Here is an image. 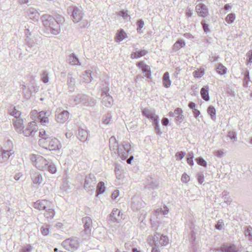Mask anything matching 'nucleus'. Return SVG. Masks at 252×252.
Here are the masks:
<instances>
[{"label":"nucleus","mask_w":252,"mask_h":252,"mask_svg":"<svg viewBox=\"0 0 252 252\" xmlns=\"http://www.w3.org/2000/svg\"><path fill=\"white\" fill-rule=\"evenodd\" d=\"M159 122V120H158V121H155L154 123H153L155 129L156 131V133L158 134H159L160 133Z\"/></svg>","instance_id":"obj_52"},{"label":"nucleus","mask_w":252,"mask_h":252,"mask_svg":"<svg viewBox=\"0 0 252 252\" xmlns=\"http://www.w3.org/2000/svg\"><path fill=\"white\" fill-rule=\"evenodd\" d=\"M235 19V15L232 13L227 15L225 18L226 22L228 24L232 23Z\"/></svg>","instance_id":"obj_46"},{"label":"nucleus","mask_w":252,"mask_h":252,"mask_svg":"<svg viewBox=\"0 0 252 252\" xmlns=\"http://www.w3.org/2000/svg\"><path fill=\"white\" fill-rule=\"evenodd\" d=\"M11 150H3L0 149V163H4L7 161L9 158L13 153Z\"/></svg>","instance_id":"obj_22"},{"label":"nucleus","mask_w":252,"mask_h":252,"mask_svg":"<svg viewBox=\"0 0 252 252\" xmlns=\"http://www.w3.org/2000/svg\"><path fill=\"white\" fill-rule=\"evenodd\" d=\"M109 88L107 85L101 92L102 104L107 107H111L113 105V97L109 94Z\"/></svg>","instance_id":"obj_8"},{"label":"nucleus","mask_w":252,"mask_h":252,"mask_svg":"<svg viewBox=\"0 0 252 252\" xmlns=\"http://www.w3.org/2000/svg\"><path fill=\"white\" fill-rule=\"evenodd\" d=\"M13 123L16 131L19 133H22V131L24 129V122L22 119H17L13 120Z\"/></svg>","instance_id":"obj_24"},{"label":"nucleus","mask_w":252,"mask_h":252,"mask_svg":"<svg viewBox=\"0 0 252 252\" xmlns=\"http://www.w3.org/2000/svg\"><path fill=\"white\" fill-rule=\"evenodd\" d=\"M37 127L36 123L34 121L31 122L28 124V126L25 129H23V133L26 136H33L35 133L37 131Z\"/></svg>","instance_id":"obj_12"},{"label":"nucleus","mask_w":252,"mask_h":252,"mask_svg":"<svg viewBox=\"0 0 252 252\" xmlns=\"http://www.w3.org/2000/svg\"><path fill=\"white\" fill-rule=\"evenodd\" d=\"M96 182V178L94 175L90 174L86 177L84 188L86 190L93 192L94 190Z\"/></svg>","instance_id":"obj_10"},{"label":"nucleus","mask_w":252,"mask_h":252,"mask_svg":"<svg viewBox=\"0 0 252 252\" xmlns=\"http://www.w3.org/2000/svg\"><path fill=\"white\" fill-rule=\"evenodd\" d=\"M68 61L69 64L71 65H81L79 59L77 58V57L75 55L74 53H72L69 56L68 58Z\"/></svg>","instance_id":"obj_31"},{"label":"nucleus","mask_w":252,"mask_h":252,"mask_svg":"<svg viewBox=\"0 0 252 252\" xmlns=\"http://www.w3.org/2000/svg\"><path fill=\"white\" fill-rule=\"evenodd\" d=\"M105 190V187L104 186V183L103 182H99L97 186L96 196L103 193Z\"/></svg>","instance_id":"obj_39"},{"label":"nucleus","mask_w":252,"mask_h":252,"mask_svg":"<svg viewBox=\"0 0 252 252\" xmlns=\"http://www.w3.org/2000/svg\"><path fill=\"white\" fill-rule=\"evenodd\" d=\"M89 136V131L82 128H80L78 130V138L79 139L84 142L87 140Z\"/></svg>","instance_id":"obj_28"},{"label":"nucleus","mask_w":252,"mask_h":252,"mask_svg":"<svg viewBox=\"0 0 252 252\" xmlns=\"http://www.w3.org/2000/svg\"><path fill=\"white\" fill-rule=\"evenodd\" d=\"M244 86L247 87L248 83L250 81V75H249V71L247 70L245 72L244 74Z\"/></svg>","instance_id":"obj_50"},{"label":"nucleus","mask_w":252,"mask_h":252,"mask_svg":"<svg viewBox=\"0 0 252 252\" xmlns=\"http://www.w3.org/2000/svg\"><path fill=\"white\" fill-rule=\"evenodd\" d=\"M33 24L32 22H30L29 24H28L27 26H25V29L24 30V33L26 38H28V36L31 37L33 36Z\"/></svg>","instance_id":"obj_33"},{"label":"nucleus","mask_w":252,"mask_h":252,"mask_svg":"<svg viewBox=\"0 0 252 252\" xmlns=\"http://www.w3.org/2000/svg\"><path fill=\"white\" fill-rule=\"evenodd\" d=\"M41 79L42 81L44 83H48L49 81V74L48 73L45 71L43 72L41 75Z\"/></svg>","instance_id":"obj_48"},{"label":"nucleus","mask_w":252,"mask_h":252,"mask_svg":"<svg viewBox=\"0 0 252 252\" xmlns=\"http://www.w3.org/2000/svg\"><path fill=\"white\" fill-rule=\"evenodd\" d=\"M87 98V95L83 94H78L76 95L73 96L72 98L73 102L75 104H78L82 103L84 105L86 102V98Z\"/></svg>","instance_id":"obj_26"},{"label":"nucleus","mask_w":252,"mask_h":252,"mask_svg":"<svg viewBox=\"0 0 252 252\" xmlns=\"http://www.w3.org/2000/svg\"><path fill=\"white\" fill-rule=\"evenodd\" d=\"M40 145L47 146L45 147L50 151L60 150L62 148V144L58 139L55 138L49 137L44 139H39Z\"/></svg>","instance_id":"obj_3"},{"label":"nucleus","mask_w":252,"mask_h":252,"mask_svg":"<svg viewBox=\"0 0 252 252\" xmlns=\"http://www.w3.org/2000/svg\"><path fill=\"white\" fill-rule=\"evenodd\" d=\"M186 45L185 42L182 39H178L173 45L172 50L173 52H176Z\"/></svg>","instance_id":"obj_34"},{"label":"nucleus","mask_w":252,"mask_h":252,"mask_svg":"<svg viewBox=\"0 0 252 252\" xmlns=\"http://www.w3.org/2000/svg\"><path fill=\"white\" fill-rule=\"evenodd\" d=\"M158 181L153 177H149L147 179L145 187L147 189H156L158 188Z\"/></svg>","instance_id":"obj_18"},{"label":"nucleus","mask_w":252,"mask_h":252,"mask_svg":"<svg viewBox=\"0 0 252 252\" xmlns=\"http://www.w3.org/2000/svg\"><path fill=\"white\" fill-rule=\"evenodd\" d=\"M26 15L30 19L33 21H37L39 18V13L35 8L31 7L26 11Z\"/></svg>","instance_id":"obj_20"},{"label":"nucleus","mask_w":252,"mask_h":252,"mask_svg":"<svg viewBox=\"0 0 252 252\" xmlns=\"http://www.w3.org/2000/svg\"><path fill=\"white\" fill-rule=\"evenodd\" d=\"M31 160L32 163L39 170L45 171L47 170L49 162L42 156L39 155H32Z\"/></svg>","instance_id":"obj_5"},{"label":"nucleus","mask_w":252,"mask_h":252,"mask_svg":"<svg viewBox=\"0 0 252 252\" xmlns=\"http://www.w3.org/2000/svg\"><path fill=\"white\" fill-rule=\"evenodd\" d=\"M201 24L202 26V27H203V30L204 31L206 32V33H207L208 32H209L210 31L209 30V26H208V25L205 22V21L204 20H202L201 22Z\"/></svg>","instance_id":"obj_58"},{"label":"nucleus","mask_w":252,"mask_h":252,"mask_svg":"<svg viewBox=\"0 0 252 252\" xmlns=\"http://www.w3.org/2000/svg\"><path fill=\"white\" fill-rule=\"evenodd\" d=\"M204 74V71L203 70H197L193 72V75L196 78H200L201 77L203 74Z\"/></svg>","instance_id":"obj_55"},{"label":"nucleus","mask_w":252,"mask_h":252,"mask_svg":"<svg viewBox=\"0 0 252 252\" xmlns=\"http://www.w3.org/2000/svg\"><path fill=\"white\" fill-rule=\"evenodd\" d=\"M220 251L221 252H237L236 247L234 244L223 246L220 247Z\"/></svg>","instance_id":"obj_30"},{"label":"nucleus","mask_w":252,"mask_h":252,"mask_svg":"<svg viewBox=\"0 0 252 252\" xmlns=\"http://www.w3.org/2000/svg\"><path fill=\"white\" fill-rule=\"evenodd\" d=\"M10 114L11 115L14 117V119H20L19 117L21 115V112L17 110L15 108H12L10 111Z\"/></svg>","instance_id":"obj_43"},{"label":"nucleus","mask_w":252,"mask_h":252,"mask_svg":"<svg viewBox=\"0 0 252 252\" xmlns=\"http://www.w3.org/2000/svg\"><path fill=\"white\" fill-rule=\"evenodd\" d=\"M216 70L219 74L224 75L226 73L227 68L221 63H219L216 68Z\"/></svg>","instance_id":"obj_41"},{"label":"nucleus","mask_w":252,"mask_h":252,"mask_svg":"<svg viewBox=\"0 0 252 252\" xmlns=\"http://www.w3.org/2000/svg\"><path fill=\"white\" fill-rule=\"evenodd\" d=\"M169 114L170 116L175 118V121L178 125L180 124L184 120L183 111L180 108H176L174 112H170Z\"/></svg>","instance_id":"obj_15"},{"label":"nucleus","mask_w":252,"mask_h":252,"mask_svg":"<svg viewBox=\"0 0 252 252\" xmlns=\"http://www.w3.org/2000/svg\"><path fill=\"white\" fill-rule=\"evenodd\" d=\"M197 163L203 167L207 166V162L201 157L198 158L196 159Z\"/></svg>","instance_id":"obj_49"},{"label":"nucleus","mask_w":252,"mask_h":252,"mask_svg":"<svg viewBox=\"0 0 252 252\" xmlns=\"http://www.w3.org/2000/svg\"><path fill=\"white\" fill-rule=\"evenodd\" d=\"M50 114V111H42L37 113V117L42 125H45L49 123L48 117Z\"/></svg>","instance_id":"obj_19"},{"label":"nucleus","mask_w":252,"mask_h":252,"mask_svg":"<svg viewBox=\"0 0 252 252\" xmlns=\"http://www.w3.org/2000/svg\"><path fill=\"white\" fill-rule=\"evenodd\" d=\"M148 53V51L146 50H141L140 51H136L132 53L130 55V58L132 59H138L141 57L144 56Z\"/></svg>","instance_id":"obj_36"},{"label":"nucleus","mask_w":252,"mask_h":252,"mask_svg":"<svg viewBox=\"0 0 252 252\" xmlns=\"http://www.w3.org/2000/svg\"><path fill=\"white\" fill-rule=\"evenodd\" d=\"M86 102L84 105L86 106H93L95 104V100L93 98L90 97L87 95V98H86Z\"/></svg>","instance_id":"obj_44"},{"label":"nucleus","mask_w":252,"mask_h":252,"mask_svg":"<svg viewBox=\"0 0 252 252\" xmlns=\"http://www.w3.org/2000/svg\"><path fill=\"white\" fill-rule=\"evenodd\" d=\"M91 73L92 71L91 70H86L84 73L80 76V83H86L91 82L93 80Z\"/></svg>","instance_id":"obj_23"},{"label":"nucleus","mask_w":252,"mask_h":252,"mask_svg":"<svg viewBox=\"0 0 252 252\" xmlns=\"http://www.w3.org/2000/svg\"><path fill=\"white\" fill-rule=\"evenodd\" d=\"M127 37L126 33L123 29L119 30L116 36V41L120 42Z\"/></svg>","instance_id":"obj_37"},{"label":"nucleus","mask_w":252,"mask_h":252,"mask_svg":"<svg viewBox=\"0 0 252 252\" xmlns=\"http://www.w3.org/2000/svg\"><path fill=\"white\" fill-rule=\"evenodd\" d=\"M67 85L70 92H73L75 87V79L70 75H68L67 79Z\"/></svg>","instance_id":"obj_29"},{"label":"nucleus","mask_w":252,"mask_h":252,"mask_svg":"<svg viewBox=\"0 0 252 252\" xmlns=\"http://www.w3.org/2000/svg\"><path fill=\"white\" fill-rule=\"evenodd\" d=\"M207 112L210 115L211 119L215 120L216 118V109L215 107L210 105L208 108Z\"/></svg>","instance_id":"obj_42"},{"label":"nucleus","mask_w":252,"mask_h":252,"mask_svg":"<svg viewBox=\"0 0 252 252\" xmlns=\"http://www.w3.org/2000/svg\"><path fill=\"white\" fill-rule=\"evenodd\" d=\"M40 229L42 234L44 236H47L49 233V229L48 227L42 226Z\"/></svg>","instance_id":"obj_61"},{"label":"nucleus","mask_w":252,"mask_h":252,"mask_svg":"<svg viewBox=\"0 0 252 252\" xmlns=\"http://www.w3.org/2000/svg\"><path fill=\"white\" fill-rule=\"evenodd\" d=\"M49 172H50L52 174H54L57 171V168L55 165L53 163H49L47 165V170Z\"/></svg>","instance_id":"obj_45"},{"label":"nucleus","mask_w":252,"mask_h":252,"mask_svg":"<svg viewBox=\"0 0 252 252\" xmlns=\"http://www.w3.org/2000/svg\"><path fill=\"white\" fill-rule=\"evenodd\" d=\"M82 222L84 223V230H82L80 235L84 239L88 238L91 234L93 227L92 220L89 217H85L82 219Z\"/></svg>","instance_id":"obj_7"},{"label":"nucleus","mask_w":252,"mask_h":252,"mask_svg":"<svg viewBox=\"0 0 252 252\" xmlns=\"http://www.w3.org/2000/svg\"><path fill=\"white\" fill-rule=\"evenodd\" d=\"M32 249V247L30 245H28L26 247L21 249V252H30Z\"/></svg>","instance_id":"obj_62"},{"label":"nucleus","mask_w":252,"mask_h":252,"mask_svg":"<svg viewBox=\"0 0 252 252\" xmlns=\"http://www.w3.org/2000/svg\"><path fill=\"white\" fill-rule=\"evenodd\" d=\"M186 153L184 152H177L175 155V157L176 158V160H181L185 156Z\"/></svg>","instance_id":"obj_54"},{"label":"nucleus","mask_w":252,"mask_h":252,"mask_svg":"<svg viewBox=\"0 0 252 252\" xmlns=\"http://www.w3.org/2000/svg\"><path fill=\"white\" fill-rule=\"evenodd\" d=\"M31 178L34 184H39L42 181L41 174L37 171L32 170L31 172Z\"/></svg>","instance_id":"obj_25"},{"label":"nucleus","mask_w":252,"mask_h":252,"mask_svg":"<svg viewBox=\"0 0 252 252\" xmlns=\"http://www.w3.org/2000/svg\"><path fill=\"white\" fill-rule=\"evenodd\" d=\"M132 151L130 143L128 141H124L120 144L116 154L122 160H125Z\"/></svg>","instance_id":"obj_4"},{"label":"nucleus","mask_w":252,"mask_h":252,"mask_svg":"<svg viewBox=\"0 0 252 252\" xmlns=\"http://www.w3.org/2000/svg\"><path fill=\"white\" fill-rule=\"evenodd\" d=\"M25 44L27 46V51L32 52L38 47V40L34 35L25 38Z\"/></svg>","instance_id":"obj_9"},{"label":"nucleus","mask_w":252,"mask_h":252,"mask_svg":"<svg viewBox=\"0 0 252 252\" xmlns=\"http://www.w3.org/2000/svg\"><path fill=\"white\" fill-rule=\"evenodd\" d=\"M155 246L157 247L166 246L169 243V240L166 236L157 233L155 235Z\"/></svg>","instance_id":"obj_14"},{"label":"nucleus","mask_w":252,"mask_h":252,"mask_svg":"<svg viewBox=\"0 0 252 252\" xmlns=\"http://www.w3.org/2000/svg\"><path fill=\"white\" fill-rule=\"evenodd\" d=\"M23 93L25 99L28 100L31 98L32 94V91L31 89H29L28 91H26Z\"/></svg>","instance_id":"obj_53"},{"label":"nucleus","mask_w":252,"mask_h":252,"mask_svg":"<svg viewBox=\"0 0 252 252\" xmlns=\"http://www.w3.org/2000/svg\"><path fill=\"white\" fill-rule=\"evenodd\" d=\"M189 177L186 174H184L181 178V181L183 183H187L189 181Z\"/></svg>","instance_id":"obj_63"},{"label":"nucleus","mask_w":252,"mask_h":252,"mask_svg":"<svg viewBox=\"0 0 252 252\" xmlns=\"http://www.w3.org/2000/svg\"><path fill=\"white\" fill-rule=\"evenodd\" d=\"M117 140L114 136H111L109 139V148L111 151L116 154L117 151L119 147Z\"/></svg>","instance_id":"obj_27"},{"label":"nucleus","mask_w":252,"mask_h":252,"mask_svg":"<svg viewBox=\"0 0 252 252\" xmlns=\"http://www.w3.org/2000/svg\"><path fill=\"white\" fill-rule=\"evenodd\" d=\"M123 214L118 209L114 208L110 214V221L112 222L119 223L123 220Z\"/></svg>","instance_id":"obj_13"},{"label":"nucleus","mask_w":252,"mask_h":252,"mask_svg":"<svg viewBox=\"0 0 252 252\" xmlns=\"http://www.w3.org/2000/svg\"><path fill=\"white\" fill-rule=\"evenodd\" d=\"M141 69L142 72L145 73V76L147 78L150 79L151 78V71L149 65L147 64L143 65Z\"/></svg>","instance_id":"obj_40"},{"label":"nucleus","mask_w":252,"mask_h":252,"mask_svg":"<svg viewBox=\"0 0 252 252\" xmlns=\"http://www.w3.org/2000/svg\"><path fill=\"white\" fill-rule=\"evenodd\" d=\"M111 115L110 114H107L103 116L102 120L103 123L104 124L108 125L110 124V122L111 121Z\"/></svg>","instance_id":"obj_47"},{"label":"nucleus","mask_w":252,"mask_h":252,"mask_svg":"<svg viewBox=\"0 0 252 252\" xmlns=\"http://www.w3.org/2000/svg\"><path fill=\"white\" fill-rule=\"evenodd\" d=\"M33 207L38 210H45V217L48 220L52 219L55 214L53 204L51 201L46 199L38 200L33 203Z\"/></svg>","instance_id":"obj_1"},{"label":"nucleus","mask_w":252,"mask_h":252,"mask_svg":"<svg viewBox=\"0 0 252 252\" xmlns=\"http://www.w3.org/2000/svg\"><path fill=\"white\" fill-rule=\"evenodd\" d=\"M227 136L233 141H235L237 140L236 134L234 131H230L228 132Z\"/></svg>","instance_id":"obj_51"},{"label":"nucleus","mask_w":252,"mask_h":252,"mask_svg":"<svg viewBox=\"0 0 252 252\" xmlns=\"http://www.w3.org/2000/svg\"><path fill=\"white\" fill-rule=\"evenodd\" d=\"M42 20L43 25L49 29L52 34L58 35L60 33L61 31L60 23L56 21L54 17L45 15L42 16Z\"/></svg>","instance_id":"obj_2"},{"label":"nucleus","mask_w":252,"mask_h":252,"mask_svg":"<svg viewBox=\"0 0 252 252\" xmlns=\"http://www.w3.org/2000/svg\"><path fill=\"white\" fill-rule=\"evenodd\" d=\"M162 82L164 87L168 88L170 86L171 82L170 80L169 74L168 72L164 73L162 77Z\"/></svg>","instance_id":"obj_35"},{"label":"nucleus","mask_w":252,"mask_h":252,"mask_svg":"<svg viewBox=\"0 0 252 252\" xmlns=\"http://www.w3.org/2000/svg\"><path fill=\"white\" fill-rule=\"evenodd\" d=\"M144 25V21L142 20H139L137 22V25L138 28L137 29V31L138 32H140V30L143 27Z\"/></svg>","instance_id":"obj_56"},{"label":"nucleus","mask_w":252,"mask_h":252,"mask_svg":"<svg viewBox=\"0 0 252 252\" xmlns=\"http://www.w3.org/2000/svg\"><path fill=\"white\" fill-rule=\"evenodd\" d=\"M223 225H224V223H223L222 220H220L218 221L217 223L216 224L215 227H216V229L220 230L222 229V226Z\"/></svg>","instance_id":"obj_64"},{"label":"nucleus","mask_w":252,"mask_h":252,"mask_svg":"<svg viewBox=\"0 0 252 252\" xmlns=\"http://www.w3.org/2000/svg\"><path fill=\"white\" fill-rule=\"evenodd\" d=\"M142 114L147 118L151 120L153 123L159 120L158 116L155 114V112L148 108H144L142 111Z\"/></svg>","instance_id":"obj_16"},{"label":"nucleus","mask_w":252,"mask_h":252,"mask_svg":"<svg viewBox=\"0 0 252 252\" xmlns=\"http://www.w3.org/2000/svg\"><path fill=\"white\" fill-rule=\"evenodd\" d=\"M67 11L71 13V19L75 23L80 22L84 16L83 9L81 7L70 6L67 8Z\"/></svg>","instance_id":"obj_6"},{"label":"nucleus","mask_w":252,"mask_h":252,"mask_svg":"<svg viewBox=\"0 0 252 252\" xmlns=\"http://www.w3.org/2000/svg\"><path fill=\"white\" fill-rule=\"evenodd\" d=\"M209 87L206 86L202 88L200 91V94L202 98L205 101H208L210 99L209 95Z\"/></svg>","instance_id":"obj_32"},{"label":"nucleus","mask_w":252,"mask_h":252,"mask_svg":"<svg viewBox=\"0 0 252 252\" xmlns=\"http://www.w3.org/2000/svg\"><path fill=\"white\" fill-rule=\"evenodd\" d=\"M197 178L198 183L202 184L204 182V175L203 173H198L197 175Z\"/></svg>","instance_id":"obj_57"},{"label":"nucleus","mask_w":252,"mask_h":252,"mask_svg":"<svg viewBox=\"0 0 252 252\" xmlns=\"http://www.w3.org/2000/svg\"><path fill=\"white\" fill-rule=\"evenodd\" d=\"M195 10L198 16L203 18L207 17L209 14L208 9L203 3H199L195 7Z\"/></svg>","instance_id":"obj_17"},{"label":"nucleus","mask_w":252,"mask_h":252,"mask_svg":"<svg viewBox=\"0 0 252 252\" xmlns=\"http://www.w3.org/2000/svg\"><path fill=\"white\" fill-rule=\"evenodd\" d=\"M39 136L40 138H41L40 139H44L49 137L47 136V135L46 134L45 131L43 129L40 130V131H39Z\"/></svg>","instance_id":"obj_60"},{"label":"nucleus","mask_w":252,"mask_h":252,"mask_svg":"<svg viewBox=\"0 0 252 252\" xmlns=\"http://www.w3.org/2000/svg\"><path fill=\"white\" fill-rule=\"evenodd\" d=\"M69 113L66 110H63L61 113L56 115V120L58 123H63L69 118Z\"/></svg>","instance_id":"obj_21"},{"label":"nucleus","mask_w":252,"mask_h":252,"mask_svg":"<svg viewBox=\"0 0 252 252\" xmlns=\"http://www.w3.org/2000/svg\"><path fill=\"white\" fill-rule=\"evenodd\" d=\"M89 22L87 20H83L80 22L79 26L81 28H85L88 26Z\"/></svg>","instance_id":"obj_59"},{"label":"nucleus","mask_w":252,"mask_h":252,"mask_svg":"<svg viewBox=\"0 0 252 252\" xmlns=\"http://www.w3.org/2000/svg\"><path fill=\"white\" fill-rule=\"evenodd\" d=\"M244 235L250 241L252 242V227L246 226L244 230Z\"/></svg>","instance_id":"obj_38"},{"label":"nucleus","mask_w":252,"mask_h":252,"mask_svg":"<svg viewBox=\"0 0 252 252\" xmlns=\"http://www.w3.org/2000/svg\"><path fill=\"white\" fill-rule=\"evenodd\" d=\"M62 245L66 249L70 250V249L76 250L79 247V243L77 240L74 238H68L63 241Z\"/></svg>","instance_id":"obj_11"}]
</instances>
